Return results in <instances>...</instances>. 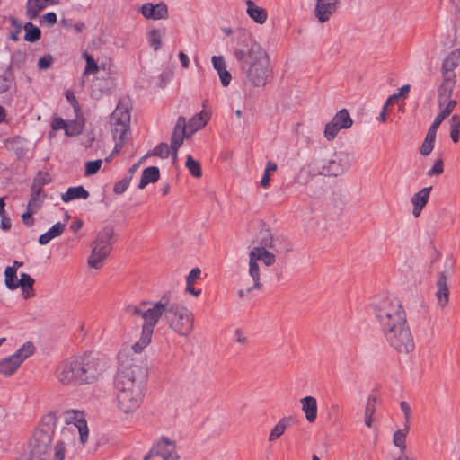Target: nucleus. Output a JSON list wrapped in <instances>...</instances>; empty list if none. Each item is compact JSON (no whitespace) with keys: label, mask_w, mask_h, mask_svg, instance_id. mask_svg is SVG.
Here are the masks:
<instances>
[{"label":"nucleus","mask_w":460,"mask_h":460,"mask_svg":"<svg viewBox=\"0 0 460 460\" xmlns=\"http://www.w3.org/2000/svg\"><path fill=\"white\" fill-rule=\"evenodd\" d=\"M11 25L13 28V31L10 33V40L13 41H17L19 40V34L23 28L22 22L16 19V18H11L10 20Z\"/></svg>","instance_id":"obj_45"},{"label":"nucleus","mask_w":460,"mask_h":460,"mask_svg":"<svg viewBox=\"0 0 460 460\" xmlns=\"http://www.w3.org/2000/svg\"><path fill=\"white\" fill-rule=\"evenodd\" d=\"M80 132H81V128H78L76 125H67L66 131H65L66 135L69 136V137L76 136V135L80 134Z\"/></svg>","instance_id":"obj_62"},{"label":"nucleus","mask_w":460,"mask_h":460,"mask_svg":"<svg viewBox=\"0 0 460 460\" xmlns=\"http://www.w3.org/2000/svg\"><path fill=\"white\" fill-rule=\"evenodd\" d=\"M53 58L51 55H45L38 61V67L41 70L48 69L52 64Z\"/></svg>","instance_id":"obj_55"},{"label":"nucleus","mask_w":460,"mask_h":460,"mask_svg":"<svg viewBox=\"0 0 460 460\" xmlns=\"http://www.w3.org/2000/svg\"><path fill=\"white\" fill-rule=\"evenodd\" d=\"M437 286L438 291L436 293V296L438 299V304L440 307H444L447 304L449 296V290L445 273H440Z\"/></svg>","instance_id":"obj_26"},{"label":"nucleus","mask_w":460,"mask_h":460,"mask_svg":"<svg viewBox=\"0 0 460 460\" xmlns=\"http://www.w3.org/2000/svg\"><path fill=\"white\" fill-rule=\"evenodd\" d=\"M57 14L53 12L47 13L40 18V23H46L49 26L54 25L57 22Z\"/></svg>","instance_id":"obj_54"},{"label":"nucleus","mask_w":460,"mask_h":460,"mask_svg":"<svg viewBox=\"0 0 460 460\" xmlns=\"http://www.w3.org/2000/svg\"><path fill=\"white\" fill-rule=\"evenodd\" d=\"M66 228V225L60 222L56 223L52 226L46 233L42 234L39 237V243L41 245L48 244L54 238L61 235Z\"/></svg>","instance_id":"obj_29"},{"label":"nucleus","mask_w":460,"mask_h":460,"mask_svg":"<svg viewBox=\"0 0 460 460\" xmlns=\"http://www.w3.org/2000/svg\"><path fill=\"white\" fill-rule=\"evenodd\" d=\"M118 360L114 380L117 406L122 412L129 414L142 403L147 368L141 360L130 358L128 351L118 354Z\"/></svg>","instance_id":"obj_1"},{"label":"nucleus","mask_w":460,"mask_h":460,"mask_svg":"<svg viewBox=\"0 0 460 460\" xmlns=\"http://www.w3.org/2000/svg\"><path fill=\"white\" fill-rule=\"evenodd\" d=\"M76 359L83 385L96 384L109 368L108 360L93 352L76 355Z\"/></svg>","instance_id":"obj_7"},{"label":"nucleus","mask_w":460,"mask_h":460,"mask_svg":"<svg viewBox=\"0 0 460 460\" xmlns=\"http://www.w3.org/2000/svg\"><path fill=\"white\" fill-rule=\"evenodd\" d=\"M213 68L217 72L220 82L224 87L229 85L232 75L226 70V61L222 56H213L211 58Z\"/></svg>","instance_id":"obj_22"},{"label":"nucleus","mask_w":460,"mask_h":460,"mask_svg":"<svg viewBox=\"0 0 460 460\" xmlns=\"http://www.w3.org/2000/svg\"><path fill=\"white\" fill-rule=\"evenodd\" d=\"M268 248L277 253L287 254L292 251L293 245L283 234H276Z\"/></svg>","instance_id":"obj_25"},{"label":"nucleus","mask_w":460,"mask_h":460,"mask_svg":"<svg viewBox=\"0 0 460 460\" xmlns=\"http://www.w3.org/2000/svg\"><path fill=\"white\" fill-rule=\"evenodd\" d=\"M245 4L246 13L252 20L259 24H263L267 21L268 13L264 8L256 5L252 0H246Z\"/></svg>","instance_id":"obj_24"},{"label":"nucleus","mask_w":460,"mask_h":460,"mask_svg":"<svg viewBox=\"0 0 460 460\" xmlns=\"http://www.w3.org/2000/svg\"><path fill=\"white\" fill-rule=\"evenodd\" d=\"M190 135L187 130L186 119L184 117L180 116L177 119L172 137H171V145L170 148L172 150V159L173 161L177 160V152L179 148L181 146L184 138L190 137Z\"/></svg>","instance_id":"obj_15"},{"label":"nucleus","mask_w":460,"mask_h":460,"mask_svg":"<svg viewBox=\"0 0 460 460\" xmlns=\"http://www.w3.org/2000/svg\"><path fill=\"white\" fill-rule=\"evenodd\" d=\"M332 120L339 125V128H342L343 129L349 128L353 124L349 113L346 109H341L339 111Z\"/></svg>","instance_id":"obj_35"},{"label":"nucleus","mask_w":460,"mask_h":460,"mask_svg":"<svg viewBox=\"0 0 460 460\" xmlns=\"http://www.w3.org/2000/svg\"><path fill=\"white\" fill-rule=\"evenodd\" d=\"M50 181L49 175L47 172H40L34 178L33 183L31 186V198L30 201H40V199H44L49 198L47 194L44 193V190H42V186L48 183Z\"/></svg>","instance_id":"obj_19"},{"label":"nucleus","mask_w":460,"mask_h":460,"mask_svg":"<svg viewBox=\"0 0 460 460\" xmlns=\"http://www.w3.org/2000/svg\"><path fill=\"white\" fill-rule=\"evenodd\" d=\"M54 376L58 382L64 386H83L76 355L60 361L55 368Z\"/></svg>","instance_id":"obj_10"},{"label":"nucleus","mask_w":460,"mask_h":460,"mask_svg":"<svg viewBox=\"0 0 460 460\" xmlns=\"http://www.w3.org/2000/svg\"><path fill=\"white\" fill-rule=\"evenodd\" d=\"M232 50L251 85L264 86L270 71L268 54L261 46L253 41L250 35L239 32L232 40Z\"/></svg>","instance_id":"obj_3"},{"label":"nucleus","mask_w":460,"mask_h":460,"mask_svg":"<svg viewBox=\"0 0 460 460\" xmlns=\"http://www.w3.org/2000/svg\"><path fill=\"white\" fill-rule=\"evenodd\" d=\"M17 269L8 266L4 270V283L8 289L14 290L18 288Z\"/></svg>","instance_id":"obj_38"},{"label":"nucleus","mask_w":460,"mask_h":460,"mask_svg":"<svg viewBox=\"0 0 460 460\" xmlns=\"http://www.w3.org/2000/svg\"><path fill=\"white\" fill-rule=\"evenodd\" d=\"M376 397L375 395H369L366 402L365 412H364V422L367 428H371L373 424V415L376 411Z\"/></svg>","instance_id":"obj_33"},{"label":"nucleus","mask_w":460,"mask_h":460,"mask_svg":"<svg viewBox=\"0 0 460 460\" xmlns=\"http://www.w3.org/2000/svg\"><path fill=\"white\" fill-rule=\"evenodd\" d=\"M400 408H401L402 411L403 412L404 425L409 426L410 421H411V408L410 404L405 401H402L400 402Z\"/></svg>","instance_id":"obj_53"},{"label":"nucleus","mask_w":460,"mask_h":460,"mask_svg":"<svg viewBox=\"0 0 460 460\" xmlns=\"http://www.w3.org/2000/svg\"><path fill=\"white\" fill-rule=\"evenodd\" d=\"M456 85V77L443 76V83L438 88V95L451 97Z\"/></svg>","instance_id":"obj_37"},{"label":"nucleus","mask_w":460,"mask_h":460,"mask_svg":"<svg viewBox=\"0 0 460 460\" xmlns=\"http://www.w3.org/2000/svg\"><path fill=\"white\" fill-rule=\"evenodd\" d=\"M373 308L389 345L400 353L412 351L414 341L401 301L397 298H383L376 302Z\"/></svg>","instance_id":"obj_2"},{"label":"nucleus","mask_w":460,"mask_h":460,"mask_svg":"<svg viewBox=\"0 0 460 460\" xmlns=\"http://www.w3.org/2000/svg\"><path fill=\"white\" fill-rule=\"evenodd\" d=\"M146 39L149 46L157 51L162 46V33L158 29H152L146 34Z\"/></svg>","instance_id":"obj_39"},{"label":"nucleus","mask_w":460,"mask_h":460,"mask_svg":"<svg viewBox=\"0 0 460 460\" xmlns=\"http://www.w3.org/2000/svg\"><path fill=\"white\" fill-rule=\"evenodd\" d=\"M456 26L454 30V38L452 40L454 45H460V22L456 20Z\"/></svg>","instance_id":"obj_64"},{"label":"nucleus","mask_w":460,"mask_h":460,"mask_svg":"<svg viewBox=\"0 0 460 460\" xmlns=\"http://www.w3.org/2000/svg\"><path fill=\"white\" fill-rule=\"evenodd\" d=\"M447 118V115H445L443 112H439L435 119L433 120L432 124L430 125V127L434 128L435 129H438L439 126L441 125V123L443 122L444 119H446Z\"/></svg>","instance_id":"obj_61"},{"label":"nucleus","mask_w":460,"mask_h":460,"mask_svg":"<svg viewBox=\"0 0 460 460\" xmlns=\"http://www.w3.org/2000/svg\"><path fill=\"white\" fill-rule=\"evenodd\" d=\"M131 176H125L121 181L115 183L113 190L117 194L123 193L129 186Z\"/></svg>","instance_id":"obj_50"},{"label":"nucleus","mask_w":460,"mask_h":460,"mask_svg":"<svg viewBox=\"0 0 460 460\" xmlns=\"http://www.w3.org/2000/svg\"><path fill=\"white\" fill-rule=\"evenodd\" d=\"M450 130H460V116L453 115L449 120Z\"/></svg>","instance_id":"obj_60"},{"label":"nucleus","mask_w":460,"mask_h":460,"mask_svg":"<svg viewBox=\"0 0 460 460\" xmlns=\"http://www.w3.org/2000/svg\"><path fill=\"white\" fill-rule=\"evenodd\" d=\"M460 65V47L448 54L442 63L443 76L456 77L455 68Z\"/></svg>","instance_id":"obj_20"},{"label":"nucleus","mask_w":460,"mask_h":460,"mask_svg":"<svg viewBox=\"0 0 460 460\" xmlns=\"http://www.w3.org/2000/svg\"><path fill=\"white\" fill-rule=\"evenodd\" d=\"M153 155L161 158H167L170 155V147L166 143H161L154 148Z\"/></svg>","instance_id":"obj_47"},{"label":"nucleus","mask_w":460,"mask_h":460,"mask_svg":"<svg viewBox=\"0 0 460 460\" xmlns=\"http://www.w3.org/2000/svg\"><path fill=\"white\" fill-rule=\"evenodd\" d=\"M67 125L68 124L66 122V120H64L61 118L57 117V118H55L52 120L51 128H52L53 131H58V130H60V129H65L66 130Z\"/></svg>","instance_id":"obj_57"},{"label":"nucleus","mask_w":460,"mask_h":460,"mask_svg":"<svg viewBox=\"0 0 460 460\" xmlns=\"http://www.w3.org/2000/svg\"><path fill=\"white\" fill-rule=\"evenodd\" d=\"M339 0H317L314 14L318 22H327L338 8Z\"/></svg>","instance_id":"obj_16"},{"label":"nucleus","mask_w":460,"mask_h":460,"mask_svg":"<svg viewBox=\"0 0 460 460\" xmlns=\"http://www.w3.org/2000/svg\"><path fill=\"white\" fill-rule=\"evenodd\" d=\"M113 234V229L110 226H105L97 234L92 245L91 255L88 258V265L91 268L98 270L102 267L112 249Z\"/></svg>","instance_id":"obj_9"},{"label":"nucleus","mask_w":460,"mask_h":460,"mask_svg":"<svg viewBox=\"0 0 460 460\" xmlns=\"http://www.w3.org/2000/svg\"><path fill=\"white\" fill-rule=\"evenodd\" d=\"M22 219L24 225L27 226H31L34 223V220L32 218V214L30 213L27 209L26 211L22 215Z\"/></svg>","instance_id":"obj_63"},{"label":"nucleus","mask_w":460,"mask_h":460,"mask_svg":"<svg viewBox=\"0 0 460 460\" xmlns=\"http://www.w3.org/2000/svg\"><path fill=\"white\" fill-rule=\"evenodd\" d=\"M34 345L28 341L25 342L15 353H13V357L16 359L21 360V364L28 358L30 356H31L34 352Z\"/></svg>","instance_id":"obj_40"},{"label":"nucleus","mask_w":460,"mask_h":460,"mask_svg":"<svg viewBox=\"0 0 460 460\" xmlns=\"http://www.w3.org/2000/svg\"><path fill=\"white\" fill-rule=\"evenodd\" d=\"M409 432V426L404 425L402 429H399L394 433L393 443L395 447L400 448V453H405L406 450V437Z\"/></svg>","instance_id":"obj_36"},{"label":"nucleus","mask_w":460,"mask_h":460,"mask_svg":"<svg viewBox=\"0 0 460 460\" xmlns=\"http://www.w3.org/2000/svg\"><path fill=\"white\" fill-rule=\"evenodd\" d=\"M168 303L169 297L164 296L155 303L143 301L139 305H128L127 307V313L140 316L144 321L142 330L153 333L154 328L159 319L163 315H164V317L166 316Z\"/></svg>","instance_id":"obj_6"},{"label":"nucleus","mask_w":460,"mask_h":460,"mask_svg":"<svg viewBox=\"0 0 460 460\" xmlns=\"http://www.w3.org/2000/svg\"><path fill=\"white\" fill-rule=\"evenodd\" d=\"M102 161L101 159L95 160V161H88L85 164V174L86 175H93L96 173L101 166H102Z\"/></svg>","instance_id":"obj_46"},{"label":"nucleus","mask_w":460,"mask_h":460,"mask_svg":"<svg viewBox=\"0 0 460 460\" xmlns=\"http://www.w3.org/2000/svg\"><path fill=\"white\" fill-rule=\"evenodd\" d=\"M17 282L20 288L25 287L31 288V285H34L35 280L29 274L22 272L20 274V279Z\"/></svg>","instance_id":"obj_51"},{"label":"nucleus","mask_w":460,"mask_h":460,"mask_svg":"<svg viewBox=\"0 0 460 460\" xmlns=\"http://www.w3.org/2000/svg\"><path fill=\"white\" fill-rule=\"evenodd\" d=\"M140 13L146 19L161 20L167 18L168 8L164 2L156 4L146 3L140 7Z\"/></svg>","instance_id":"obj_17"},{"label":"nucleus","mask_w":460,"mask_h":460,"mask_svg":"<svg viewBox=\"0 0 460 460\" xmlns=\"http://www.w3.org/2000/svg\"><path fill=\"white\" fill-rule=\"evenodd\" d=\"M434 146H435L434 143L424 139V141L420 148V155H424V156L429 155L434 149Z\"/></svg>","instance_id":"obj_56"},{"label":"nucleus","mask_w":460,"mask_h":460,"mask_svg":"<svg viewBox=\"0 0 460 460\" xmlns=\"http://www.w3.org/2000/svg\"><path fill=\"white\" fill-rule=\"evenodd\" d=\"M185 166L190 174L195 178H199L202 174L200 164L195 160L190 155L187 156Z\"/></svg>","instance_id":"obj_42"},{"label":"nucleus","mask_w":460,"mask_h":460,"mask_svg":"<svg viewBox=\"0 0 460 460\" xmlns=\"http://www.w3.org/2000/svg\"><path fill=\"white\" fill-rule=\"evenodd\" d=\"M432 187H425L415 193L411 201H428Z\"/></svg>","instance_id":"obj_49"},{"label":"nucleus","mask_w":460,"mask_h":460,"mask_svg":"<svg viewBox=\"0 0 460 460\" xmlns=\"http://www.w3.org/2000/svg\"><path fill=\"white\" fill-rule=\"evenodd\" d=\"M443 171H444L443 160H442V158H438L436 160L433 166L428 171L427 174L429 176L439 175L443 172Z\"/></svg>","instance_id":"obj_52"},{"label":"nucleus","mask_w":460,"mask_h":460,"mask_svg":"<svg viewBox=\"0 0 460 460\" xmlns=\"http://www.w3.org/2000/svg\"><path fill=\"white\" fill-rule=\"evenodd\" d=\"M302 411L309 423H314L317 418V401L313 396H305L300 400Z\"/></svg>","instance_id":"obj_21"},{"label":"nucleus","mask_w":460,"mask_h":460,"mask_svg":"<svg viewBox=\"0 0 460 460\" xmlns=\"http://www.w3.org/2000/svg\"><path fill=\"white\" fill-rule=\"evenodd\" d=\"M60 198L62 201H71L73 199H86L89 198V192L83 186L70 187L65 193L53 191L49 199H55Z\"/></svg>","instance_id":"obj_18"},{"label":"nucleus","mask_w":460,"mask_h":460,"mask_svg":"<svg viewBox=\"0 0 460 460\" xmlns=\"http://www.w3.org/2000/svg\"><path fill=\"white\" fill-rule=\"evenodd\" d=\"M58 417L55 413L43 416L39 428L35 430L31 441L30 460H64L66 456V442L62 438L52 448L51 443L57 428Z\"/></svg>","instance_id":"obj_4"},{"label":"nucleus","mask_w":460,"mask_h":460,"mask_svg":"<svg viewBox=\"0 0 460 460\" xmlns=\"http://www.w3.org/2000/svg\"><path fill=\"white\" fill-rule=\"evenodd\" d=\"M84 57H85V60H86L84 74L96 73L98 71L99 67H98V65H97L96 61L94 60V58L88 54H84Z\"/></svg>","instance_id":"obj_48"},{"label":"nucleus","mask_w":460,"mask_h":460,"mask_svg":"<svg viewBox=\"0 0 460 460\" xmlns=\"http://www.w3.org/2000/svg\"><path fill=\"white\" fill-rule=\"evenodd\" d=\"M47 0H27L26 16L29 20L36 19L41 11L47 7Z\"/></svg>","instance_id":"obj_32"},{"label":"nucleus","mask_w":460,"mask_h":460,"mask_svg":"<svg viewBox=\"0 0 460 460\" xmlns=\"http://www.w3.org/2000/svg\"><path fill=\"white\" fill-rule=\"evenodd\" d=\"M160 171L156 166H150L142 172L141 179L138 183L139 189H144L147 184L155 182L159 180Z\"/></svg>","instance_id":"obj_31"},{"label":"nucleus","mask_w":460,"mask_h":460,"mask_svg":"<svg viewBox=\"0 0 460 460\" xmlns=\"http://www.w3.org/2000/svg\"><path fill=\"white\" fill-rule=\"evenodd\" d=\"M12 82V73L9 69H7L3 75H0V93L7 92L10 89Z\"/></svg>","instance_id":"obj_44"},{"label":"nucleus","mask_w":460,"mask_h":460,"mask_svg":"<svg viewBox=\"0 0 460 460\" xmlns=\"http://www.w3.org/2000/svg\"><path fill=\"white\" fill-rule=\"evenodd\" d=\"M341 129H343L342 128H339V125H337L334 121L331 120L325 125L323 135L324 137L328 141H332L338 135L339 131Z\"/></svg>","instance_id":"obj_43"},{"label":"nucleus","mask_w":460,"mask_h":460,"mask_svg":"<svg viewBox=\"0 0 460 460\" xmlns=\"http://www.w3.org/2000/svg\"><path fill=\"white\" fill-rule=\"evenodd\" d=\"M275 235L276 234H273L270 230L263 225L262 228L257 234V241L261 244L260 247H269Z\"/></svg>","instance_id":"obj_41"},{"label":"nucleus","mask_w":460,"mask_h":460,"mask_svg":"<svg viewBox=\"0 0 460 460\" xmlns=\"http://www.w3.org/2000/svg\"><path fill=\"white\" fill-rule=\"evenodd\" d=\"M165 320L169 327L182 337H188L194 328L193 313L181 303L169 301Z\"/></svg>","instance_id":"obj_8"},{"label":"nucleus","mask_w":460,"mask_h":460,"mask_svg":"<svg viewBox=\"0 0 460 460\" xmlns=\"http://www.w3.org/2000/svg\"><path fill=\"white\" fill-rule=\"evenodd\" d=\"M292 417H283L272 428L269 435V441L272 442L279 439L286 431V429L292 424Z\"/></svg>","instance_id":"obj_28"},{"label":"nucleus","mask_w":460,"mask_h":460,"mask_svg":"<svg viewBox=\"0 0 460 460\" xmlns=\"http://www.w3.org/2000/svg\"><path fill=\"white\" fill-rule=\"evenodd\" d=\"M200 274L199 268H193L186 278V284H193L200 277Z\"/></svg>","instance_id":"obj_58"},{"label":"nucleus","mask_w":460,"mask_h":460,"mask_svg":"<svg viewBox=\"0 0 460 460\" xmlns=\"http://www.w3.org/2000/svg\"><path fill=\"white\" fill-rule=\"evenodd\" d=\"M209 119V116L207 112L202 111L200 113L196 114L193 118H191L188 123H186L187 130L189 131L190 135L191 136L198 130L201 129L206 126L208 123V120Z\"/></svg>","instance_id":"obj_27"},{"label":"nucleus","mask_w":460,"mask_h":460,"mask_svg":"<svg viewBox=\"0 0 460 460\" xmlns=\"http://www.w3.org/2000/svg\"><path fill=\"white\" fill-rule=\"evenodd\" d=\"M456 104L457 102L456 100L448 101L447 104L445 107L440 108V111L448 117L452 113L453 110L456 108Z\"/></svg>","instance_id":"obj_59"},{"label":"nucleus","mask_w":460,"mask_h":460,"mask_svg":"<svg viewBox=\"0 0 460 460\" xmlns=\"http://www.w3.org/2000/svg\"><path fill=\"white\" fill-rule=\"evenodd\" d=\"M23 29L25 31L24 40L33 43L38 41L41 37L40 30L35 26L32 22H28L23 24Z\"/></svg>","instance_id":"obj_34"},{"label":"nucleus","mask_w":460,"mask_h":460,"mask_svg":"<svg viewBox=\"0 0 460 460\" xmlns=\"http://www.w3.org/2000/svg\"><path fill=\"white\" fill-rule=\"evenodd\" d=\"M152 335L153 333L142 330L140 339L130 347H126L120 349L119 354L122 351H128L129 357L136 358L133 354H138L142 352L144 349L151 342ZM137 359L138 358H137Z\"/></svg>","instance_id":"obj_23"},{"label":"nucleus","mask_w":460,"mask_h":460,"mask_svg":"<svg viewBox=\"0 0 460 460\" xmlns=\"http://www.w3.org/2000/svg\"><path fill=\"white\" fill-rule=\"evenodd\" d=\"M66 427L62 429V438H68L75 434L79 435L80 443L84 446L88 440L89 430L84 413L76 410H70L65 413Z\"/></svg>","instance_id":"obj_11"},{"label":"nucleus","mask_w":460,"mask_h":460,"mask_svg":"<svg viewBox=\"0 0 460 460\" xmlns=\"http://www.w3.org/2000/svg\"><path fill=\"white\" fill-rule=\"evenodd\" d=\"M355 163V155L350 150L334 152L330 157H323L321 154L314 156L309 165L310 172L330 177H337L348 172Z\"/></svg>","instance_id":"obj_5"},{"label":"nucleus","mask_w":460,"mask_h":460,"mask_svg":"<svg viewBox=\"0 0 460 460\" xmlns=\"http://www.w3.org/2000/svg\"><path fill=\"white\" fill-rule=\"evenodd\" d=\"M150 456H160L163 460H178L180 455L173 440L163 437L151 448Z\"/></svg>","instance_id":"obj_14"},{"label":"nucleus","mask_w":460,"mask_h":460,"mask_svg":"<svg viewBox=\"0 0 460 460\" xmlns=\"http://www.w3.org/2000/svg\"><path fill=\"white\" fill-rule=\"evenodd\" d=\"M268 247H254L249 253V275L254 281V287L259 289L262 288L260 280V268L258 261H261L266 266H271L276 261L272 252L267 250Z\"/></svg>","instance_id":"obj_12"},{"label":"nucleus","mask_w":460,"mask_h":460,"mask_svg":"<svg viewBox=\"0 0 460 460\" xmlns=\"http://www.w3.org/2000/svg\"><path fill=\"white\" fill-rule=\"evenodd\" d=\"M130 112L128 108L118 105L111 114V131L113 139L127 136L129 131Z\"/></svg>","instance_id":"obj_13"},{"label":"nucleus","mask_w":460,"mask_h":460,"mask_svg":"<svg viewBox=\"0 0 460 460\" xmlns=\"http://www.w3.org/2000/svg\"><path fill=\"white\" fill-rule=\"evenodd\" d=\"M21 366V360L16 359L13 355L0 360V375L12 376Z\"/></svg>","instance_id":"obj_30"}]
</instances>
